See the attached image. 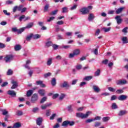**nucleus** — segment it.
I'll return each mask as SVG.
<instances>
[{
	"instance_id": "nucleus-1",
	"label": "nucleus",
	"mask_w": 128,
	"mask_h": 128,
	"mask_svg": "<svg viewBox=\"0 0 128 128\" xmlns=\"http://www.w3.org/2000/svg\"><path fill=\"white\" fill-rule=\"evenodd\" d=\"M90 114H92V112L90 111H88L85 114L82 112H76V118H79L82 119L86 118H88V116H90Z\"/></svg>"
},
{
	"instance_id": "nucleus-2",
	"label": "nucleus",
	"mask_w": 128,
	"mask_h": 128,
	"mask_svg": "<svg viewBox=\"0 0 128 128\" xmlns=\"http://www.w3.org/2000/svg\"><path fill=\"white\" fill-rule=\"evenodd\" d=\"M14 60V56L12 54L6 55L4 58V60L6 62H10Z\"/></svg>"
},
{
	"instance_id": "nucleus-3",
	"label": "nucleus",
	"mask_w": 128,
	"mask_h": 128,
	"mask_svg": "<svg viewBox=\"0 0 128 128\" xmlns=\"http://www.w3.org/2000/svg\"><path fill=\"white\" fill-rule=\"evenodd\" d=\"M117 86H122V84H128V81L126 80H117L116 81Z\"/></svg>"
},
{
	"instance_id": "nucleus-4",
	"label": "nucleus",
	"mask_w": 128,
	"mask_h": 128,
	"mask_svg": "<svg viewBox=\"0 0 128 128\" xmlns=\"http://www.w3.org/2000/svg\"><path fill=\"white\" fill-rule=\"evenodd\" d=\"M38 100V94H34L31 98V102L34 104Z\"/></svg>"
},
{
	"instance_id": "nucleus-5",
	"label": "nucleus",
	"mask_w": 128,
	"mask_h": 128,
	"mask_svg": "<svg viewBox=\"0 0 128 128\" xmlns=\"http://www.w3.org/2000/svg\"><path fill=\"white\" fill-rule=\"evenodd\" d=\"M80 12L82 14H86L90 12V10L86 8H83L80 9Z\"/></svg>"
},
{
	"instance_id": "nucleus-6",
	"label": "nucleus",
	"mask_w": 128,
	"mask_h": 128,
	"mask_svg": "<svg viewBox=\"0 0 128 128\" xmlns=\"http://www.w3.org/2000/svg\"><path fill=\"white\" fill-rule=\"evenodd\" d=\"M115 20H116L118 24H120L122 22V17L120 16H116Z\"/></svg>"
},
{
	"instance_id": "nucleus-7",
	"label": "nucleus",
	"mask_w": 128,
	"mask_h": 128,
	"mask_svg": "<svg viewBox=\"0 0 128 128\" xmlns=\"http://www.w3.org/2000/svg\"><path fill=\"white\" fill-rule=\"evenodd\" d=\"M11 83L12 84L11 87L12 90H14V88H16V87L18 86V82H16V81L12 80Z\"/></svg>"
},
{
	"instance_id": "nucleus-8",
	"label": "nucleus",
	"mask_w": 128,
	"mask_h": 128,
	"mask_svg": "<svg viewBox=\"0 0 128 128\" xmlns=\"http://www.w3.org/2000/svg\"><path fill=\"white\" fill-rule=\"evenodd\" d=\"M125 8L126 7L124 6L118 8L116 10V14H122V10H124Z\"/></svg>"
},
{
	"instance_id": "nucleus-9",
	"label": "nucleus",
	"mask_w": 128,
	"mask_h": 128,
	"mask_svg": "<svg viewBox=\"0 0 128 128\" xmlns=\"http://www.w3.org/2000/svg\"><path fill=\"white\" fill-rule=\"evenodd\" d=\"M128 114V111L126 110H121L119 112L118 116H124L125 114Z\"/></svg>"
},
{
	"instance_id": "nucleus-10",
	"label": "nucleus",
	"mask_w": 128,
	"mask_h": 128,
	"mask_svg": "<svg viewBox=\"0 0 128 128\" xmlns=\"http://www.w3.org/2000/svg\"><path fill=\"white\" fill-rule=\"evenodd\" d=\"M128 98L126 95H121L118 97V100H126Z\"/></svg>"
},
{
	"instance_id": "nucleus-11",
	"label": "nucleus",
	"mask_w": 128,
	"mask_h": 128,
	"mask_svg": "<svg viewBox=\"0 0 128 128\" xmlns=\"http://www.w3.org/2000/svg\"><path fill=\"white\" fill-rule=\"evenodd\" d=\"M61 88H70V85L68 84V82H64L61 85H60Z\"/></svg>"
},
{
	"instance_id": "nucleus-12",
	"label": "nucleus",
	"mask_w": 128,
	"mask_h": 128,
	"mask_svg": "<svg viewBox=\"0 0 128 128\" xmlns=\"http://www.w3.org/2000/svg\"><path fill=\"white\" fill-rule=\"evenodd\" d=\"M92 88L95 92H100V88L96 85H94L92 86Z\"/></svg>"
},
{
	"instance_id": "nucleus-13",
	"label": "nucleus",
	"mask_w": 128,
	"mask_h": 128,
	"mask_svg": "<svg viewBox=\"0 0 128 128\" xmlns=\"http://www.w3.org/2000/svg\"><path fill=\"white\" fill-rule=\"evenodd\" d=\"M94 18V15L93 14H90L88 16V20L89 22H92Z\"/></svg>"
},
{
	"instance_id": "nucleus-14",
	"label": "nucleus",
	"mask_w": 128,
	"mask_h": 128,
	"mask_svg": "<svg viewBox=\"0 0 128 128\" xmlns=\"http://www.w3.org/2000/svg\"><path fill=\"white\" fill-rule=\"evenodd\" d=\"M32 38H33V34L30 33V34H28L26 37V40L28 42H30Z\"/></svg>"
},
{
	"instance_id": "nucleus-15",
	"label": "nucleus",
	"mask_w": 128,
	"mask_h": 128,
	"mask_svg": "<svg viewBox=\"0 0 128 128\" xmlns=\"http://www.w3.org/2000/svg\"><path fill=\"white\" fill-rule=\"evenodd\" d=\"M34 26V22H31L30 23H28L26 27H24L25 28V30L26 28H32Z\"/></svg>"
},
{
	"instance_id": "nucleus-16",
	"label": "nucleus",
	"mask_w": 128,
	"mask_h": 128,
	"mask_svg": "<svg viewBox=\"0 0 128 128\" xmlns=\"http://www.w3.org/2000/svg\"><path fill=\"white\" fill-rule=\"evenodd\" d=\"M52 106V104L46 103L45 104L42 106L41 108H42V110H46V108H48V106Z\"/></svg>"
},
{
	"instance_id": "nucleus-17",
	"label": "nucleus",
	"mask_w": 128,
	"mask_h": 128,
	"mask_svg": "<svg viewBox=\"0 0 128 128\" xmlns=\"http://www.w3.org/2000/svg\"><path fill=\"white\" fill-rule=\"evenodd\" d=\"M42 118H38L36 120V124L38 126H40V124H42Z\"/></svg>"
},
{
	"instance_id": "nucleus-18",
	"label": "nucleus",
	"mask_w": 128,
	"mask_h": 128,
	"mask_svg": "<svg viewBox=\"0 0 128 128\" xmlns=\"http://www.w3.org/2000/svg\"><path fill=\"white\" fill-rule=\"evenodd\" d=\"M32 94H34V90H28L26 92V96L30 98V96Z\"/></svg>"
},
{
	"instance_id": "nucleus-19",
	"label": "nucleus",
	"mask_w": 128,
	"mask_h": 128,
	"mask_svg": "<svg viewBox=\"0 0 128 128\" xmlns=\"http://www.w3.org/2000/svg\"><path fill=\"white\" fill-rule=\"evenodd\" d=\"M52 46V42L50 41H48L45 43V48H50Z\"/></svg>"
},
{
	"instance_id": "nucleus-20",
	"label": "nucleus",
	"mask_w": 128,
	"mask_h": 128,
	"mask_svg": "<svg viewBox=\"0 0 128 128\" xmlns=\"http://www.w3.org/2000/svg\"><path fill=\"white\" fill-rule=\"evenodd\" d=\"M52 58H48L46 62L47 66H50L52 64Z\"/></svg>"
},
{
	"instance_id": "nucleus-21",
	"label": "nucleus",
	"mask_w": 128,
	"mask_h": 128,
	"mask_svg": "<svg viewBox=\"0 0 128 128\" xmlns=\"http://www.w3.org/2000/svg\"><path fill=\"white\" fill-rule=\"evenodd\" d=\"M8 94L10 96H14L16 95V92L14 90H8Z\"/></svg>"
},
{
	"instance_id": "nucleus-22",
	"label": "nucleus",
	"mask_w": 128,
	"mask_h": 128,
	"mask_svg": "<svg viewBox=\"0 0 128 128\" xmlns=\"http://www.w3.org/2000/svg\"><path fill=\"white\" fill-rule=\"evenodd\" d=\"M22 126V124L20 122H16L15 123L12 128H19Z\"/></svg>"
},
{
	"instance_id": "nucleus-23",
	"label": "nucleus",
	"mask_w": 128,
	"mask_h": 128,
	"mask_svg": "<svg viewBox=\"0 0 128 128\" xmlns=\"http://www.w3.org/2000/svg\"><path fill=\"white\" fill-rule=\"evenodd\" d=\"M80 34V32H75L74 34H78L77 38H84V34Z\"/></svg>"
},
{
	"instance_id": "nucleus-24",
	"label": "nucleus",
	"mask_w": 128,
	"mask_h": 128,
	"mask_svg": "<svg viewBox=\"0 0 128 128\" xmlns=\"http://www.w3.org/2000/svg\"><path fill=\"white\" fill-rule=\"evenodd\" d=\"M38 92L39 94H40V96H44V94H46V91L44 90H40L38 91Z\"/></svg>"
},
{
	"instance_id": "nucleus-25",
	"label": "nucleus",
	"mask_w": 128,
	"mask_h": 128,
	"mask_svg": "<svg viewBox=\"0 0 128 128\" xmlns=\"http://www.w3.org/2000/svg\"><path fill=\"white\" fill-rule=\"evenodd\" d=\"M110 120V118L108 116L104 117L102 118V122H108V120Z\"/></svg>"
},
{
	"instance_id": "nucleus-26",
	"label": "nucleus",
	"mask_w": 128,
	"mask_h": 128,
	"mask_svg": "<svg viewBox=\"0 0 128 128\" xmlns=\"http://www.w3.org/2000/svg\"><path fill=\"white\" fill-rule=\"evenodd\" d=\"M104 32H108L112 30V28L108 27V28H102Z\"/></svg>"
},
{
	"instance_id": "nucleus-27",
	"label": "nucleus",
	"mask_w": 128,
	"mask_h": 128,
	"mask_svg": "<svg viewBox=\"0 0 128 128\" xmlns=\"http://www.w3.org/2000/svg\"><path fill=\"white\" fill-rule=\"evenodd\" d=\"M48 8H50V4H46L44 7V12H46L48 10Z\"/></svg>"
},
{
	"instance_id": "nucleus-28",
	"label": "nucleus",
	"mask_w": 128,
	"mask_h": 128,
	"mask_svg": "<svg viewBox=\"0 0 128 128\" xmlns=\"http://www.w3.org/2000/svg\"><path fill=\"white\" fill-rule=\"evenodd\" d=\"M33 39L38 40V38H40V35L38 34H33Z\"/></svg>"
},
{
	"instance_id": "nucleus-29",
	"label": "nucleus",
	"mask_w": 128,
	"mask_h": 128,
	"mask_svg": "<svg viewBox=\"0 0 128 128\" xmlns=\"http://www.w3.org/2000/svg\"><path fill=\"white\" fill-rule=\"evenodd\" d=\"M68 8L67 7H64L62 8V12L64 14L66 12H68Z\"/></svg>"
},
{
	"instance_id": "nucleus-30",
	"label": "nucleus",
	"mask_w": 128,
	"mask_h": 128,
	"mask_svg": "<svg viewBox=\"0 0 128 128\" xmlns=\"http://www.w3.org/2000/svg\"><path fill=\"white\" fill-rule=\"evenodd\" d=\"M118 105H116V103H113L112 104V110H116V108H118Z\"/></svg>"
},
{
	"instance_id": "nucleus-31",
	"label": "nucleus",
	"mask_w": 128,
	"mask_h": 128,
	"mask_svg": "<svg viewBox=\"0 0 128 128\" xmlns=\"http://www.w3.org/2000/svg\"><path fill=\"white\" fill-rule=\"evenodd\" d=\"M128 27H125L122 30V32L124 34H128Z\"/></svg>"
},
{
	"instance_id": "nucleus-32",
	"label": "nucleus",
	"mask_w": 128,
	"mask_h": 128,
	"mask_svg": "<svg viewBox=\"0 0 128 128\" xmlns=\"http://www.w3.org/2000/svg\"><path fill=\"white\" fill-rule=\"evenodd\" d=\"M80 50H78V49H76L73 52V53L74 54L75 56H78V54H80Z\"/></svg>"
},
{
	"instance_id": "nucleus-33",
	"label": "nucleus",
	"mask_w": 128,
	"mask_h": 128,
	"mask_svg": "<svg viewBox=\"0 0 128 128\" xmlns=\"http://www.w3.org/2000/svg\"><path fill=\"white\" fill-rule=\"evenodd\" d=\"M30 64V60H28L26 62V64L25 65L26 68H28V70H30V66H28V64Z\"/></svg>"
},
{
	"instance_id": "nucleus-34",
	"label": "nucleus",
	"mask_w": 128,
	"mask_h": 128,
	"mask_svg": "<svg viewBox=\"0 0 128 128\" xmlns=\"http://www.w3.org/2000/svg\"><path fill=\"white\" fill-rule=\"evenodd\" d=\"M51 84L53 86H54L56 84V81L54 78H53L51 81Z\"/></svg>"
},
{
	"instance_id": "nucleus-35",
	"label": "nucleus",
	"mask_w": 128,
	"mask_h": 128,
	"mask_svg": "<svg viewBox=\"0 0 128 128\" xmlns=\"http://www.w3.org/2000/svg\"><path fill=\"white\" fill-rule=\"evenodd\" d=\"M122 41L123 42V44H128V38L124 36L123 37L122 39Z\"/></svg>"
},
{
	"instance_id": "nucleus-36",
	"label": "nucleus",
	"mask_w": 128,
	"mask_h": 128,
	"mask_svg": "<svg viewBox=\"0 0 128 128\" xmlns=\"http://www.w3.org/2000/svg\"><path fill=\"white\" fill-rule=\"evenodd\" d=\"M68 126V120L64 121V122H62V126L66 127V126Z\"/></svg>"
},
{
	"instance_id": "nucleus-37",
	"label": "nucleus",
	"mask_w": 128,
	"mask_h": 128,
	"mask_svg": "<svg viewBox=\"0 0 128 128\" xmlns=\"http://www.w3.org/2000/svg\"><path fill=\"white\" fill-rule=\"evenodd\" d=\"M65 97H66V94H62L59 97V100H64V98Z\"/></svg>"
},
{
	"instance_id": "nucleus-38",
	"label": "nucleus",
	"mask_w": 128,
	"mask_h": 128,
	"mask_svg": "<svg viewBox=\"0 0 128 128\" xmlns=\"http://www.w3.org/2000/svg\"><path fill=\"white\" fill-rule=\"evenodd\" d=\"M24 30H26L24 27L19 30L18 29L17 32H18V34H22V32Z\"/></svg>"
},
{
	"instance_id": "nucleus-39",
	"label": "nucleus",
	"mask_w": 128,
	"mask_h": 128,
	"mask_svg": "<svg viewBox=\"0 0 128 128\" xmlns=\"http://www.w3.org/2000/svg\"><path fill=\"white\" fill-rule=\"evenodd\" d=\"M100 74V69H98L96 72H95V76H98Z\"/></svg>"
},
{
	"instance_id": "nucleus-40",
	"label": "nucleus",
	"mask_w": 128,
	"mask_h": 128,
	"mask_svg": "<svg viewBox=\"0 0 128 128\" xmlns=\"http://www.w3.org/2000/svg\"><path fill=\"white\" fill-rule=\"evenodd\" d=\"M92 78V76H87L85 78H84V80H90Z\"/></svg>"
},
{
	"instance_id": "nucleus-41",
	"label": "nucleus",
	"mask_w": 128,
	"mask_h": 128,
	"mask_svg": "<svg viewBox=\"0 0 128 128\" xmlns=\"http://www.w3.org/2000/svg\"><path fill=\"white\" fill-rule=\"evenodd\" d=\"M94 122V120L92 118V119H87L86 120V124H90V122Z\"/></svg>"
},
{
	"instance_id": "nucleus-42",
	"label": "nucleus",
	"mask_w": 128,
	"mask_h": 128,
	"mask_svg": "<svg viewBox=\"0 0 128 128\" xmlns=\"http://www.w3.org/2000/svg\"><path fill=\"white\" fill-rule=\"evenodd\" d=\"M58 10H56L52 11L50 13V16H54V15L56 14H58Z\"/></svg>"
},
{
	"instance_id": "nucleus-43",
	"label": "nucleus",
	"mask_w": 128,
	"mask_h": 128,
	"mask_svg": "<svg viewBox=\"0 0 128 128\" xmlns=\"http://www.w3.org/2000/svg\"><path fill=\"white\" fill-rule=\"evenodd\" d=\"M56 116V114H53L50 118V120H54V118Z\"/></svg>"
},
{
	"instance_id": "nucleus-44",
	"label": "nucleus",
	"mask_w": 128,
	"mask_h": 128,
	"mask_svg": "<svg viewBox=\"0 0 128 128\" xmlns=\"http://www.w3.org/2000/svg\"><path fill=\"white\" fill-rule=\"evenodd\" d=\"M8 114V110H2V114H3V116H6Z\"/></svg>"
},
{
	"instance_id": "nucleus-45",
	"label": "nucleus",
	"mask_w": 128,
	"mask_h": 128,
	"mask_svg": "<svg viewBox=\"0 0 128 128\" xmlns=\"http://www.w3.org/2000/svg\"><path fill=\"white\" fill-rule=\"evenodd\" d=\"M57 40H64V36L60 34L57 35Z\"/></svg>"
},
{
	"instance_id": "nucleus-46",
	"label": "nucleus",
	"mask_w": 128,
	"mask_h": 128,
	"mask_svg": "<svg viewBox=\"0 0 128 128\" xmlns=\"http://www.w3.org/2000/svg\"><path fill=\"white\" fill-rule=\"evenodd\" d=\"M22 48H20V45H16L14 46L15 50H20Z\"/></svg>"
},
{
	"instance_id": "nucleus-47",
	"label": "nucleus",
	"mask_w": 128,
	"mask_h": 128,
	"mask_svg": "<svg viewBox=\"0 0 128 128\" xmlns=\"http://www.w3.org/2000/svg\"><path fill=\"white\" fill-rule=\"evenodd\" d=\"M16 114L18 116H22V111L18 110L16 112Z\"/></svg>"
},
{
	"instance_id": "nucleus-48",
	"label": "nucleus",
	"mask_w": 128,
	"mask_h": 128,
	"mask_svg": "<svg viewBox=\"0 0 128 128\" xmlns=\"http://www.w3.org/2000/svg\"><path fill=\"white\" fill-rule=\"evenodd\" d=\"M108 90L110 92H116V89L112 87H108Z\"/></svg>"
},
{
	"instance_id": "nucleus-49",
	"label": "nucleus",
	"mask_w": 128,
	"mask_h": 128,
	"mask_svg": "<svg viewBox=\"0 0 128 128\" xmlns=\"http://www.w3.org/2000/svg\"><path fill=\"white\" fill-rule=\"evenodd\" d=\"M66 35L67 36H72V32H66Z\"/></svg>"
},
{
	"instance_id": "nucleus-50",
	"label": "nucleus",
	"mask_w": 128,
	"mask_h": 128,
	"mask_svg": "<svg viewBox=\"0 0 128 128\" xmlns=\"http://www.w3.org/2000/svg\"><path fill=\"white\" fill-rule=\"evenodd\" d=\"M68 112H74V109L72 108V106H68Z\"/></svg>"
},
{
	"instance_id": "nucleus-51",
	"label": "nucleus",
	"mask_w": 128,
	"mask_h": 128,
	"mask_svg": "<svg viewBox=\"0 0 128 128\" xmlns=\"http://www.w3.org/2000/svg\"><path fill=\"white\" fill-rule=\"evenodd\" d=\"M74 124V122L73 121L68 120V126H72Z\"/></svg>"
},
{
	"instance_id": "nucleus-52",
	"label": "nucleus",
	"mask_w": 128,
	"mask_h": 128,
	"mask_svg": "<svg viewBox=\"0 0 128 128\" xmlns=\"http://www.w3.org/2000/svg\"><path fill=\"white\" fill-rule=\"evenodd\" d=\"M44 78H48V76H52V73L50 72H48L46 74H44Z\"/></svg>"
},
{
	"instance_id": "nucleus-53",
	"label": "nucleus",
	"mask_w": 128,
	"mask_h": 128,
	"mask_svg": "<svg viewBox=\"0 0 128 128\" xmlns=\"http://www.w3.org/2000/svg\"><path fill=\"white\" fill-rule=\"evenodd\" d=\"M76 8H78L77 4L74 5L72 7L70 8V10H76Z\"/></svg>"
},
{
	"instance_id": "nucleus-54",
	"label": "nucleus",
	"mask_w": 128,
	"mask_h": 128,
	"mask_svg": "<svg viewBox=\"0 0 128 128\" xmlns=\"http://www.w3.org/2000/svg\"><path fill=\"white\" fill-rule=\"evenodd\" d=\"M46 96L43 97L40 102V104H44V102L46 100Z\"/></svg>"
},
{
	"instance_id": "nucleus-55",
	"label": "nucleus",
	"mask_w": 128,
	"mask_h": 128,
	"mask_svg": "<svg viewBox=\"0 0 128 128\" xmlns=\"http://www.w3.org/2000/svg\"><path fill=\"white\" fill-rule=\"evenodd\" d=\"M62 48H64V50H68V48H70V45L63 46Z\"/></svg>"
},
{
	"instance_id": "nucleus-56",
	"label": "nucleus",
	"mask_w": 128,
	"mask_h": 128,
	"mask_svg": "<svg viewBox=\"0 0 128 128\" xmlns=\"http://www.w3.org/2000/svg\"><path fill=\"white\" fill-rule=\"evenodd\" d=\"M22 8H24V6L20 5L19 6H18L17 10L19 12H22Z\"/></svg>"
},
{
	"instance_id": "nucleus-57",
	"label": "nucleus",
	"mask_w": 128,
	"mask_h": 128,
	"mask_svg": "<svg viewBox=\"0 0 128 128\" xmlns=\"http://www.w3.org/2000/svg\"><path fill=\"white\" fill-rule=\"evenodd\" d=\"M124 92V90L122 89H120L116 91V94H122Z\"/></svg>"
},
{
	"instance_id": "nucleus-58",
	"label": "nucleus",
	"mask_w": 128,
	"mask_h": 128,
	"mask_svg": "<svg viewBox=\"0 0 128 128\" xmlns=\"http://www.w3.org/2000/svg\"><path fill=\"white\" fill-rule=\"evenodd\" d=\"M102 64H108V59L103 60L102 61Z\"/></svg>"
},
{
	"instance_id": "nucleus-59",
	"label": "nucleus",
	"mask_w": 128,
	"mask_h": 128,
	"mask_svg": "<svg viewBox=\"0 0 128 128\" xmlns=\"http://www.w3.org/2000/svg\"><path fill=\"white\" fill-rule=\"evenodd\" d=\"M12 70L10 69L8 70V72H7V75L8 76H12Z\"/></svg>"
},
{
	"instance_id": "nucleus-60",
	"label": "nucleus",
	"mask_w": 128,
	"mask_h": 128,
	"mask_svg": "<svg viewBox=\"0 0 128 128\" xmlns=\"http://www.w3.org/2000/svg\"><path fill=\"white\" fill-rule=\"evenodd\" d=\"M76 56V55L74 54L73 53H71L69 54V58H74V56Z\"/></svg>"
},
{
	"instance_id": "nucleus-61",
	"label": "nucleus",
	"mask_w": 128,
	"mask_h": 128,
	"mask_svg": "<svg viewBox=\"0 0 128 128\" xmlns=\"http://www.w3.org/2000/svg\"><path fill=\"white\" fill-rule=\"evenodd\" d=\"M117 96H116V95H113V96H112V97H111V98H110V100H115L116 99V98H117Z\"/></svg>"
},
{
	"instance_id": "nucleus-62",
	"label": "nucleus",
	"mask_w": 128,
	"mask_h": 128,
	"mask_svg": "<svg viewBox=\"0 0 128 128\" xmlns=\"http://www.w3.org/2000/svg\"><path fill=\"white\" fill-rule=\"evenodd\" d=\"M100 124H102V123H100V122H96L94 124V126L95 128H98V126H100Z\"/></svg>"
},
{
	"instance_id": "nucleus-63",
	"label": "nucleus",
	"mask_w": 128,
	"mask_h": 128,
	"mask_svg": "<svg viewBox=\"0 0 128 128\" xmlns=\"http://www.w3.org/2000/svg\"><path fill=\"white\" fill-rule=\"evenodd\" d=\"M56 24H58L59 26H62V24H64V21L62 20L58 21L56 22Z\"/></svg>"
},
{
	"instance_id": "nucleus-64",
	"label": "nucleus",
	"mask_w": 128,
	"mask_h": 128,
	"mask_svg": "<svg viewBox=\"0 0 128 128\" xmlns=\"http://www.w3.org/2000/svg\"><path fill=\"white\" fill-rule=\"evenodd\" d=\"M54 18H55L54 16L50 17V18L47 20V22H50L52 21V20Z\"/></svg>"
}]
</instances>
